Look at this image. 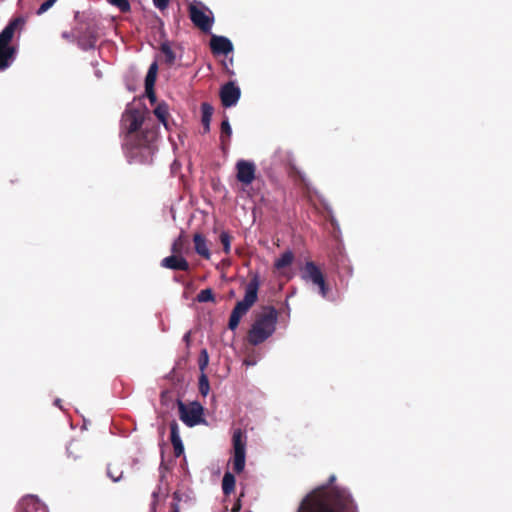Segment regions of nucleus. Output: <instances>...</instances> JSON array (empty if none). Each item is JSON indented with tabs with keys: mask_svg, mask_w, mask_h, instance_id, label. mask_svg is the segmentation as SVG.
<instances>
[{
	"mask_svg": "<svg viewBox=\"0 0 512 512\" xmlns=\"http://www.w3.org/2000/svg\"><path fill=\"white\" fill-rule=\"evenodd\" d=\"M144 115L138 109L126 110L121 125L125 131L123 150L130 163H146L154 153V143L158 137L156 126L140 130Z\"/></svg>",
	"mask_w": 512,
	"mask_h": 512,
	"instance_id": "1",
	"label": "nucleus"
},
{
	"mask_svg": "<svg viewBox=\"0 0 512 512\" xmlns=\"http://www.w3.org/2000/svg\"><path fill=\"white\" fill-rule=\"evenodd\" d=\"M335 479L331 475L327 486L316 488L306 495L297 512H358L357 505L346 488L331 486Z\"/></svg>",
	"mask_w": 512,
	"mask_h": 512,
	"instance_id": "2",
	"label": "nucleus"
},
{
	"mask_svg": "<svg viewBox=\"0 0 512 512\" xmlns=\"http://www.w3.org/2000/svg\"><path fill=\"white\" fill-rule=\"evenodd\" d=\"M278 311L273 306H264L255 313L254 321L247 332V341L252 346H258L269 339L276 331Z\"/></svg>",
	"mask_w": 512,
	"mask_h": 512,
	"instance_id": "3",
	"label": "nucleus"
},
{
	"mask_svg": "<svg viewBox=\"0 0 512 512\" xmlns=\"http://www.w3.org/2000/svg\"><path fill=\"white\" fill-rule=\"evenodd\" d=\"M259 287V276L258 274H253L245 287L244 298L236 303L231 312L228 322V328L230 330L233 331L239 326L241 318L246 315L250 308L257 302Z\"/></svg>",
	"mask_w": 512,
	"mask_h": 512,
	"instance_id": "4",
	"label": "nucleus"
},
{
	"mask_svg": "<svg viewBox=\"0 0 512 512\" xmlns=\"http://www.w3.org/2000/svg\"><path fill=\"white\" fill-rule=\"evenodd\" d=\"M26 17L13 18L0 33V70L6 69L14 59L16 49L10 45L15 31L22 30Z\"/></svg>",
	"mask_w": 512,
	"mask_h": 512,
	"instance_id": "5",
	"label": "nucleus"
},
{
	"mask_svg": "<svg viewBox=\"0 0 512 512\" xmlns=\"http://www.w3.org/2000/svg\"><path fill=\"white\" fill-rule=\"evenodd\" d=\"M301 278L317 286L319 294L326 298L330 287L320 267L313 261H307L301 269Z\"/></svg>",
	"mask_w": 512,
	"mask_h": 512,
	"instance_id": "6",
	"label": "nucleus"
},
{
	"mask_svg": "<svg viewBox=\"0 0 512 512\" xmlns=\"http://www.w3.org/2000/svg\"><path fill=\"white\" fill-rule=\"evenodd\" d=\"M179 410V418L188 427H193L202 421L203 407L197 401L185 404L180 399H177Z\"/></svg>",
	"mask_w": 512,
	"mask_h": 512,
	"instance_id": "7",
	"label": "nucleus"
},
{
	"mask_svg": "<svg viewBox=\"0 0 512 512\" xmlns=\"http://www.w3.org/2000/svg\"><path fill=\"white\" fill-rule=\"evenodd\" d=\"M233 444V470L241 473L245 468L246 436L241 429H236L232 436Z\"/></svg>",
	"mask_w": 512,
	"mask_h": 512,
	"instance_id": "8",
	"label": "nucleus"
},
{
	"mask_svg": "<svg viewBox=\"0 0 512 512\" xmlns=\"http://www.w3.org/2000/svg\"><path fill=\"white\" fill-rule=\"evenodd\" d=\"M236 179L243 185H250L256 178V165L249 160L240 159L236 165Z\"/></svg>",
	"mask_w": 512,
	"mask_h": 512,
	"instance_id": "9",
	"label": "nucleus"
},
{
	"mask_svg": "<svg viewBox=\"0 0 512 512\" xmlns=\"http://www.w3.org/2000/svg\"><path fill=\"white\" fill-rule=\"evenodd\" d=\"M189 16L193 24L204 33L210 32L214 19L195 5L189 6Z\"/></svg>",
	"mask_w": 512,
	"mask_h": 512,
	"instance_id": "10",
	"label": "nucleus"
},
{
	"mask_svg": "<svg viewBox=\"0 0 512 512\" xmlns=\"http://www.w3.org/2000/svg\"><path fill=\"white\" fill-rule=\"evenodd\" d=\"M241 96V91L234 82L224 84L220 89V99L224 107H232L236 105Z\"/></svg>",
	"mask_w": 512,
	"mask_h": 512,
	"instance_id": "11",
	"label": "nucleus"
},
{
	"mask_svg": "<svg viewBox=\"0 0 512 512\" xmlns=\"http://www.w3.org/2000/svg\"><path fill=\"white\" fill-rule=\"evenodd\" d=\"M210 49L214 55H228L233 51V44L225 36L213 35L210 39Z\"/></svg>",
	"mask_w": 512,
	"mask_h": 512,
	"instance_id": "12",
	"label": "nucleus"
},
{
	"mask_svg": "<svg viewBox=\"0 0 512 512\" xmlns=\"http://www.w3.org/2000/svg\"><path fill=\"white\" fill-rule=\"evenodd\" d=\"M161 266L163 268L178 271H188L190 268L189 262L181 254L173 253L161 260Z\"/></svg>",
	"mask_w": 512,
	"mask_h": 512,
	"instance_id": "13",
	"label": "nucleus"
},
{
	"mask_svg": "<svg viewBox=\"0 0 512 512\" xmlns=\"http://www.w3.org/2000/svg\"><path fill=\"white\" fill-rule=\"evenodd\" d=\"M170 440L174 449V455L180 457L184 452V446L180 438L178 423L175 420L170 423Z\"/></svg>",
	"mask_w": 512,
	"mask_h": 512,
	"instance_id": "14",
	"label": "nucleus"
},
{
	"mask_svg": "<svg viewBox=\"0 0 512 512\" xmlns=\"http://www.w3.org/2000/svg\"><path fill=\"white\" fill-rule=\"evenodd\" d=\"M193 243L195 252L202 258L209 260L211 257V252L208 247L206 237L201 233H195L193 236Z\"/></svg>",
	"mask_w": 512,
	"mask_h": 512,
	"instance_id": "15",
	"label": "nucleus"
},
{
	"mask_svg": "<svg viewBox=\"0 0 512 512\" xmlns=\"http://www.w3.org/2000/svg\"><path fill=\"white\" fill-rule=\"evenodd\" d=\"M232 136V128L228 118L225 116L220 126V147L226 153L230 146V138Z\"/></svg>",
	"mask_w": 512,
	"mask_h": 512,
	"instance_id": "16",
	"label": "nucleus"
},
{
	"mask_svg": "<svg viewBox=\"0 0 512 512\" xmlns=\"http://www.w3.org/2000/svg\"><path fill=\"white\" fill-rule=\"evenodd\" d=\"M188 239L182 231L180 235L174 240L171 245V252L173 254H183L187 250Z\"/></svg>",
	"mask_w": 512,
	"mask_h": 512,
	"instance_id": "17",
	"label": "nucleus"
},
{
	"mask_svg": "<svg viewBox=\"0 0 512 512\" xmlns=\"http://www.w3.org/2000/svg\"><path fill=\"white\" fill-rule=\"evenodd\" d=\"M160 51L164 56V62L168 66H172L175 63L176 55H175L174 51L172 50L168 41L161 43Z\"/></svg>",
	"mask_w": 512,
	"mask_h": 512,
	"instance_id": "18",
	"label": "nucleus"
},
{
	"mask_svg": "<svg viewBox=\"0 0 512 512\" xmlns=\"http://www.w3.org/2000/svg\"><path fill=\"white\" fill-rule=\"evenodd\" d=\"M294 254L292 251L287 250L275 261L274 267L278 270L286 268L293 263Z\"/></svg>",
	"mask_w": 512,
	"mask_h": 512,
	"instance_id": "19",
	"label": "nucleus"
},
{
	"mask_svg": "<svg viewBox=\"0 0 512 512\" xmlns=\"http://www.w3.org/2000/svg\"><path fill=\"white\" fill-rule=\"evenodd\" d=\"M235 477L232 473L226 472L222 479V490L224 495H230L235 490Z\"/></svg>",
	"mask_w": 512,
	"mask_h": 512,
	"instance_id": "20",
	"label": "nucleus"
},
{
	"mask_svg": "<svg viewBox=\"0 0 512 512\" xmlns=\"http://www.w3.org/2000/svg\"><path fill=\"white\" fill-rule=\"evenodd\" d=\"M213 112V106L208 102H203L201 104V123H211Z\"/></svg>",
	"mask_w": 512,
	"mask_h": 512,
	"instance_id": "21",
	"label": "nucleus"
},
{
	"mask_svg": "<svg viewBox=\"0 0 512 512\" xmlns=\"http://www.w3.org/2000/svg\"><path fill=\"white\" fill-rule=\"evenodd\" d=\"M97 41V36L93 32H90L88 37H80L78 40L79 45L81 48L87 50L95 47Z\"/></svg>",
	"mask_w": 512,
	"mask_h": 512,
	"instance_id": "22",
	"label": "nucleus"
},
{
	"mask_svg": "<svg viewBox=\"0 0 512 512\" xmlns=\"http://www.w3.org/2000/svg\"><path fill=\"white\" fill-rule=\"evenodd\" d=\"M155 116L162 122L165 126L167 125V118L169 116L168 107L166 104H159L154 109Z\"/></svg>",
	"mask_w": 512,
	"mask_h": 512,
	"instance_id": "23",
	"label": "nucleus"
},
{
	"mask_svg": "<svg viewBox=\"0 0 512 512\" xmlns=\"http://www.w3.org/2000/svg\"><path fill=\"white\" fill-rule=\"evenodd\" d=\"M197 301L200 302V303H204V302H214L215 301V297H214V293H213V290L210 289V288H207V289H203L201 290L197 297H196Z\"/></svg>",
	"mask_w": 512,
	"mask_h": 512,
	"instance_id": "24",
	"label": "nucleus"
},
{
	"mask_svg": "<svg viewBox=\"0 0 512 512\" xmlns=\"http://www.w3.org/2000/svg\"><path fill=\"white\" fill-rule=\"evenodd\" d=\"M107 2L118 8L122 13H128L131 10V5L128 0H107Z\"/></svg>",
	"mask_w": 512,
	"mask_h": 512,
	"instance_id": "25",
	"label": "nucleus"
},
{
	"mask_svg": "<svg viewBox=\"0 0 512 512\" xmlns=\"http://www.w3.org/2000/svg\"><path fill=\"white\" fill-rule=\"evenodd\" d=\"M219 239H220V242H221V244L223 246V251L226 254H229L230 253V246H231L232 236L228 232L223 231V232H221V234L219 236Z\"/></svg>",
	"mask_w": 512,
	"mask_h": 512,
	"instance_id": "26",
	"label": "nucleus"
},
{
	"mask_svg": "<svg viewBox=\"0 0 512 512\" xmlns=\"http://www.w3.org/2000/svg\"><path fill=\"white\" fill-rule=\"evenodd\" d=\"M209 363V355L206 349H202L200 351L199 357H198V365L201 372L205 370V368L208 366Z\"/></svg>",
	"mask_w": 512,
	"mask_h": 512,
	"instance_id": "27",
	"label": "nucleus"
},
{
	"mask_svg": "<svg viewBox=\"0 0 512 512\" xmlns=\"http://www.w3.org/2000/svg\"><path fill=\"white\" fill-rule=\"evenodd\" d=\"M57 0H46L45 2H43L40 7L38 8V10L36 11V14L37 15H42L44 14L46 11H48L55 3H56Z\"/></svg>",
	"mask_w": 512,
	"mask_h": 512,
	"instance_id": "28",
	"label": "nucleus"
},
{
	"mask_svg": "<svg viewBox=\"0 0 512 512\" xmlns=\"http://www.w3.org/2000/svg\"><path fill=\"white\" fill-rule=\"evenodd\" d=\"M173 502L171 503L170 512H180L179 502L181 501V494L176 491L173 493Z\"/></svg>",
	"mask_w": 512,
	"mask_h": 512,
	"instance_id": "29",
	"label": "nucleus"
},
{
	"mask_svg": "<svg viewBox=\"0 0 512 512\" xmlns=\"http://www.w3.org/2000/svg\"><path fill=\"white\" fill-rule=\"evenodd\" d=\"M156 74H153V72H147L146 78H145V87L152 88L155 85L156 81Z\"/></svg>",
	"mask_w": 512,
	"mask_h": 512,
	"instance_id": "30",
	"label": "nucleus"
},
{
	"mask_svg": "<svg viewBox=\"0 0 512 512\" xmlns=\"http://www.w3.org/2000/svg\"><path fill=\"white\" fill-rule=\"evenodd\" d=\"M173 399V394L171 391L169 390H165L163 392H161V402L162 404H167L168 401H172Z\"/></svg>",
	"mask_w": 512,
	"mask_h": 512,
	"instance_id": "31",
	"label": "nucleus"
},
{
	"mask_svg": "<svg viewBox=\"0 0 512 512\" xmlns=\"http://www.w3.org/2000/svg\"><path fill=\"white\" fill-rule=\"evenodd\" d=\"M145 93H146V96L148 97V99L150 100L151 104H154L156 102V94L154 91V87H152V88L145 87Z\"/></svg>",
	"mask_w": 512,
	"mask_h": 512,
	"instance_id": "32",
	"label": "nucleus"
},
{
	"mask_svg": "<svg viewBox=\"0 0 512 512\" xmlns=\"http://www.w3.org/2000/svg\"><path fill=\"white\" fill-rule=\"evenodd\" d=\"M170 0H153V4L160 10H164L168 7Z\"/></svg>",
	"mask_w": 512,
	"mask_h": 512,
	"instance_id": "33",
	"label": "nucleus"
},
{
	"mask_svg": "<svg viewBox=\"0 0 512 512\" xmlns=\"http://www.w3.org/2000/svg\"><path fill=\"white\" fill-rule=\"evenodd\" d=\"M107 475L114 481V482H117L121 479L122 477V472H119L118 474H115V472H112V470L110 469V467H108L107 469Z\"/></svg>",
	"mask_w": 512,
	"mask_h": 512,
	"instance_id": "34",
	"label": "nucleus"
},
{
	"mask_svg": "<svg viewBox=\"0 0 512 512\" xmlns=\"http://www.w3.org/2000/svg\"><path fill=\"white\" fill-rule=\"evenodd\" d=\"M198 384H209L207 375L203 372H201V375L199 377Z\"/></svg>",
	"mask_w": 512,
	"mask_h": 512,
	"instance_id": "35",
	"label": "nucleus"
},
{
	"mask_svg": "<svg viewBox=\"0 0 512 512\" xmlns=\"http://www.w3.org/2000/svg\"><path fill=\"white\" fill-rule=\"evenodd\" d=\"M157 70H158V65L156 62H153L149 69H148V72H153V74H156L157 75Z\"/></svg>",
	"mask_w": 512,
	"mask_h": 512,
	"instance_id": "36",
	"label": "nucleus"
},
{
	"mask_svg": "<svg viewBox=\"0 0 512 512\" xmlns=\"http://www.w3.org/2000/svg\"><path fill=\"white\" fill-rule=\"evenodd\" d=\"M199 388L202 395H207L210 390V386H199Z\"/></svg>",
	"mask_w": 512,
	"mask_h": 512,
	"instance_id": "37",
	"label": "nucleus"
},
{
	"mask_svg": "<svg viewBox=\"0 0 512 512\" xmlns=\"http://www.w3.org/2000/svg\"><path fill=\"white\" fill-rule=\"evenodd\" d=\"M190 337H191V332H190V331H188L187 333H185V335L183 336V341H184L187 345H189V343H190Z\"/></svg>",
	"mask_w": 512,
	"mask_h": 512,
	"instance_id": "38",
	"label": "nucleus"
},
{
	"mask_svg": "<svg viewBox=\"0 0 512 512\" xmlns=\"http://www.w3.org/2000/svg\"><path fill=\"white\" fill-rule=\"evenodd\" d=\"M241 508L240 500H237V502L233 505L232 512H239Z\"/></svg>",
	"mask_w": 512,
	"mask_h": 512,
	"instance_id": "39",
	"label": "nucleus"
},
{
	"mask_svg": "<svg viewBox=\"0 0 512 512\" xmlns=\"http://www.w3.org/2000/svg\"><path fill=\"white\" fill-rule=\"evenodd\" d=\"M203 126V134H207L210 132V123H202Z\"/></svg>",
	"mask_w": 512,
	"mask_h": 512,
	"instance_id": "40",
	"label": "nucleus"
},
{
	"mask_svg": "<svg viewBox=\"0 0 512 512\" xmlns=\"http://www.w3.org/2000/svg\"><path fill=\"white\" fill-rule=\"evenodd\" d=\"M54 404H55L56 406H58L60 409H63V408H62V406H61V399H58V398H57V399H55Z\"/></svg>",
	"mask_w": 512,
	"mask_h": 512,
	"instance_id": "41",
	"label": "nucleus"
},
{
	"mask_svg": "<svg viewBox=\"0 0 512 512\" xmlns=\"http://www.w3.org/2000/svg\"><path fill=\"white\" fill-rule=\"evenodd\" d=\"M155 507H156V502L153 503L150 512H156V508Z\"/></svg>",
	"mask_w": 512,
	"mask_h": 512,
	"instance_id": "42",
	"label": "nucleus"
},
{
	"mask_svg": "<svg viewBox=\"0 0 512 512\" xmlns=\"http://www.w3.org/2000/svg\"><path fill=\"white\" fill-rule=\"evenodd\" d=\"M20 512H29L26 508H23Z\"/></svg>",
	"mask_w": 512,
	"mask_h": 512,
	"instance_id": "43",
	"label": "nucleus"
}]
</instances>
